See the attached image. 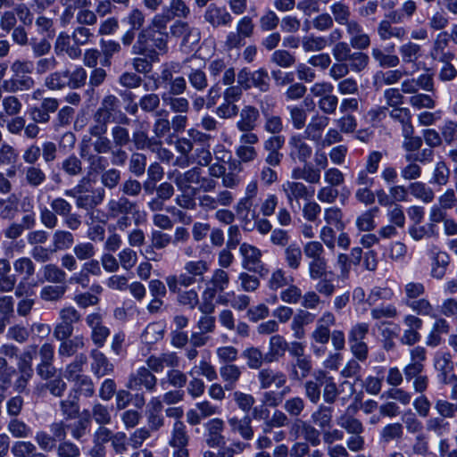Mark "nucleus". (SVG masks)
<instances>
[{"label":"nucleus","instance_id":"f257e3e1","mask_svg":"<svg viewBox=\"0 0 457 457\" xmlns=\"http://www.w3.org/2000/svg\"><path fill=\"white\" fill-rule=\"evenodd\" d=\"M209 266L207 262L189 261L184 265V272L179 276L170 275L165 278L166 284L170 292L179 290V286L188 287L195 284L196 281L204 279V274L208 270Z\"/></svg>","mask_w":457,"mask_h":457},{"label":"nucleus","instance_id":"f03ea898","mask_svg":"<svg viewBox=\"0 0 457 457\" xmlns=\"http://www.w3.org/2000/svg\"><path fill=\"white\" fill-rule=\"evenodd\" d=\"M137 207V203L130 201L128 197L112 198L106 204V218L115 220L114 228L124 231L131 226L132 220L129 215Z\"/></svg>","mask_w":457,"mask_h":457},{"label":"nucleus","instance_id":"7ed1b4c3","mask_svg":"<svg viewBox=\"0 0 457 457\" xmlns=\"http://www.w3.org/2000/svg\"><path fill=\"white\" fill-rule=\"evenodd\" d=\"M117 115L120 118L121 124H129V119L120 110V99L114 95H107L94 112L91 124L108 127L109 123L115 121Z\"/></svg>","mask_w":457,"mask_h":457},{"label":"nucleus","instance_id":"20e7f679","mask_svg":"<svg viewBox=\"0 0 457 457\" xmlns=\"http://www.w3.org/2000/svg\"><path fill=\"white\" fill-rule=\"evenodd\" d=\"M351 47L350 43L339 41L333 46L332 55L335 61L351 62L352 71L361 72L368 66L370 58L363 52H353Z\"/></svg>","mask_w":457,"mask_h":457},{"label":"nucleus","instance_id":"39448f33","mask_svg":"<svg viewBox=\"0 0 457 457\" xmlns=\"http://www.w3.org/2000/svg\"><path fill=\"white\" fill-rule=\"evenodd\" d=\"M111 137L115 149L112 152V165L124 166L128 160V153L124 150L131 143V135L128 128L116 124L111 129Z\"/></svg>","mask_w":457,"mask_h":457},{"label":"nucleus","instance_id":"423d86ee","mask_svg":"<svg viewBox=\"0 0 457 457\" xmlns=\"http://www.w3.org/2000/svg\"><path fill=\"white\" fill-rule=\"evenodd\" d=\"M239 252L243 256L242 267L253 273H257L261 277H265L269 273V270L262 262V252L257 247L243 243L239 247Z\"/></svg>","mask_w":457,"mask_h":457},{"label":"nucleus","instance_id":"0eeeda50","mask_svg":"<svg viewBox=\"0 0 457 457\" xmlns=\"http://www.w3.org/2000/svg\"><path fill=\"white\" fill-rule=\"evenodd\" d=\"M126 386L130 390L145 388L146 392L154 393L157 386V378L146 367H140L129 376Z\"/></svg>","mask_w":457,"mask_h":457},{"label":"nucleus","instance_id":"6e6552de","mask_svg":"<svg viewBox=\"0 0 457 457\" xmlns=\"http://www.w3.org/2000/svg\"><path fill=\"white\" fill-rule=\"evenodd\" d=\"M108 127L90 124L88 133L94 139L91 145L95 153L98 154H111V163L112 164V152L115 149L112 137L106 136Z\"/></svg>","mask_w":457,"mask_h":457},{"label":"nucleus","instance_id":"1a4fd4ad","mask_svg":"<svg viewBox=\"0 0 457 457\" xmlns=\"http://www.w3.org/2000/svg\"><path fill=\"white\" fill-rule=\"evenodd\" d=\"M60 102L54 97L43 98L39 104L31 106L28 113L32 121L40 124H47L51 120V114L58 111Z\"/></svg>","mask_w":457,"mask_h":457},{"label":"nucleus","instance_id":"9d476101","mask_svg":"<svg viewBox=\"0 0 457 457\" xmlns=\"http://www.w3.org/2000/svg\"><path fill=\"white\" fill-rule=\"evenodd\" d=\"M282 191L285 193L288 204L293 208L294 202L299 205L300 200H308L314 194L313 189H309L303 182L287 180L282 184Z\"/></svg>","mask_w":457,"mask_h":457},{"label":"nucleus","instance_id":"9b49d317","mask_svg":"<svg viewBox=\"0 0 457 457\" xmlns=\"http://www.w3.org/2000/svg\"><path fill=\"white\" fill-rule=\"evenodd\" d=\"M307 137L301 134H294L289 137V156L300 162H307L312 154V147L306 142Z\"/></svg>","mask_w":457,"mask_h":457},{"label":"nucleus","instance_id":"f8f14e48","mask_svg":"<svg viewBox=\"0 0 457 457\" xmlns=\"http://www.w3.org/2000/svg\"><path fill=\"white\" fill-rule=\"evenodd\" d=\"M434 365L439 372V380L443 384H451L457 380V376L453 373V362L450 353L437 352L435 355Z\"/></svg>","mask_w":457,"mask_h":457},{"label":"nucleus","instance_id":"ddd939ff","mask_svg":"<svg viewBox=\"0 0 457 457\" xmlns=\"http://www.w3.org/2000/svg\"><path fill=\"white\" fill-rule=\"evenodd\" d=\"M254 199L242 197L238 200L234 209L238 220L245 230L251 231L253 220H256L258 212L253 208Z\"/></svg>","mask_w":457,"mask_h":457},{"label":"nucleus","instance_id":"4468645a","mask_svg":"<svg viewBox=\"0 0 457 457\" xmlns=\"http://www.w3.org/2000/svg\"><path fill=\"white\" fill-rule=\"evenodd\" d=\"M403 323L407 328L403 330L400 342L403 345H414L420 341V330L422 328L423 321L415 315L408 314L403 318Z\"/></svg>","mask_w":457,"mask_h":457},{"label":"nucleus","instance_id":"2eb2a0df","mask_svg":"<svg viewBox=\"0 0 457 457\" xmlns=\"http://www.w3.org/2000/svg\"><path fill=\"white\" fill-rule=\"evenodd\" d=\"M204 427L206 429L205 443L209 447L219 448L225 446L226 440L225 436L222 435L224 421L221 419H212Z\"/></svg>","mask_w":457,"mask_h":457},{"label":"nucleus","instance_id":"dca6fc26","mask_svg":"<svg viewBox=\"0 0 457 457\" xmlns=\"http://www.w3.org/2000/svg\"><path fill=\"white\" fill-rule=\"evenodd\" d=\"M74 422L67 423L68 431L71 437L80 443L86 441L87 436L89 434L91 427V415L89 410L84 409L77 417Z\"/></svg>","mask_w":457,"mask_h":457},{"label":"nucleus","instance_id":"f3484780","mask_svg":"<svg viewBox=\"0 0 457 457\" xmlns=\"http://www.w3.org/2000/svg\"><path fill=\"white\" fill-rule=\"evenodd\" d=\"M429 258L431 260V276L434 278L442 279L450 265V255L436 246H433L429 251Z\"/></svg>","mask_w":457,"mask_h":457},{"label":"nucleus","instance_id":"a211bd4d","mask_svg":"<svg viewBox=\"0 0 457 457\" xmlns=\"http://www.w3.org/2000/svg\"><path fill=\"white\" fill-rule=\"evenodd\" d=\"M395 21L388 16V12L385 14V18L381 20L377 26V34L381 41H387L391 38L403 40L407 36V30L403 27H395Z\"/></svg>","mask_w":457,"mask_h":457},{"label":"nucleus","instance_id":"6ab92c4d","mask_svg":"<svg viewBox=\"0 0 457 457\" xmlns=\"http://www.w3.org/2000/svg\"><path fill=\"white\" fill-rule=\"evenodd\" d=\"M346 32L349 35L350 46L356 50L362 51L370 46V37L364 32L361 24L353 20L346 27Z\"/></svg>","mask_w":457,"mask_h":457},{"label":"nucleus","instance_id":"aec40b11","mask_svg":"<svg viewBox=\"0 0 457 457\" xmlns=\"http://www.w3.org/2000/svg\"><path fill=\"white\" fill-rule=\"evenodd\" d=\"M335 323V315L331 312H325L317 320L316 328L311 334L312 339L318 344H327L331 335L329 327L334 326Z\"/></svg>","mask_w":457,"mask_h":457},{"label":"nucleus","instance_id":"412c9836","mask_svg":"<svg viewBox=\"0 0 457 457\" xmlns=\"http://www.w3.org/2000/svg\"><path fill=\"white\" fill-rule=\"evenodd\" d=\"M257 379L261 389H268L271 386L276 388L283 387L287 383V376L282 371L271 368L260 370Z\"/></svg>","mask_w":457,"mask_h":457},{"label":"nucleus","instance_id":"4be33fe9","mask_svg":"<svg viewBox=\"0 0 457 457\" xmlns=\"http://www.w3.org/2000/svg\"><path fill=\"white\" fill-rule=\"evenodd\" d=\"M105 198V191L103 187H97L91 191V194H83L78 197L76 207L87 212L91 217L95 209L100 205Z\"/></svg>","mask_w":457,"mask_h":457},{"label":"nucleus","instance_id":"5701e85b","mask_svg":"<svg viewBox=\"0 0 457 457\" xmlns=\"http://www.w3.org/2000/svg\"><path fill=\"white\" fill-rule=\"evenodd\" d=\"M204 19L213 28L228 26L232 22L231 14L224 7L211 4L205 10Z\"/></svg>","mask_w":457,"mask_h":457},{"label":"nucleus","instance_id":"b1692460","mask_svg":"<svg viewBox=\"0 0 457 457\" xmlns=\"http://www.w3.org/2000/svg\"><path fill=\"white\" fill-rule=\"evenodd\" d=\"M34 86V79L29 75L21 73H12V76L10 79H4L2 83L4 91L7 93L28 91L33 88Z\"/></svg>","mask_w":457,"mask_h":457},{"label":"nucleus","instance_id":"393cba45","mask_svg":"<svg viewBox=\"0 0 457 457\" xmlns=\"http://www.w3.org/2000/svg\"><path fill=\"white\" fill-rule=\"evenodd\" d=\"M229 285V277L227 271L222 269H216L211 279L206 284L204 295L209 298H214L217 293H221L228 288Z\"/></svg>","mask_w":457,"mask_h":457},{"label":"nucleus","instance_id":"a878e982","mask_svg":"<svg viewBox=\"0 0 457 457\" xmlns=\"http://www.w3.org/2000/svg\"><path fill=\"white\" fill-rule=\"evenodd\" d=\"M287 370L292 380L301 381L309 376L312 370L310 355L292 360L287 365Z\"/></svg>","mask_w":457,"mask_h":457},{"label":"nucleus","instance_id":"bb28decb","mask_svg":"<svg viewBox=\"0 0 457 457\" xmlns=\"http://www.w3.org/2000/svg\"><path fill=\"white\" fill-rule=\"evenodd\" d=\"M149 31L142 29L137 35L135 43L131 46V54L149 58L152 62H157L158 53L154 52L149 45Z\"/></svg>","mask_w":457,"mask_h":457},{"label":"nucleus","instance_id":"cd10ccee","mask_svg":"<svg viewBox=\"0 0 457 457\" xmlns=\"http://www.w3.org/2000/svg\"><path fill=\"white\" fill-rule=\"evenodd\" d=\"M302 167H295L291 171V179L304 180L309 184H318L320 180V169L316 168L308 161Z\"/></svg>","mask_w":457,"mask_h":457},{"label":"nucleus","instance_id":"c85d7f7f","mask_svg":"<svg viewBox=\"0 0 457 457\" xmlns=\"http://www.w3.org/2000/svg\"><path fill=\"white\" fill-rule=\"evenodd\" d=\"M219 372L224 382V388L227 391H231L235 389L240 379L242 368L234 363H227L220 367Z\"/></svg>","mask_w":457,"mask_h":457},{"label":"nucleus","instance_id":"c756f323","mask_svg":"<svg viewBox=\"0 0 457 457\" xmlns=\"http://www.w3.org/2000/svg\"><path fill=\"white\" fill-rule=\"evenodd\" d=\"M228 423L231 431L237 433L244 440L249 441L253 438L254 432L252 427V419L249 416L232 417L228 420Z\"/></svg>","mask_w":457,"mask_h":457},{"label":"nucleus","instance_id":"7c9ffc66","mask_svg":"<svg viewBox=\"0 0 457 457\" xmlns=\"http://www.w3.org/2000/svg\"><path fill=\"white\" fill-rule=\"evenodd\" d=\"M260 117L259 110L252 105H245L239 112V120L237 121L238 130H253L256 128Z\"/></svg>","mask_w":457,"mask_h":457},{"label":"nucleus","instance_id":"2f4dec72","mask_svg":"<svg viewBox=\"0 0 457 457\" xmlns=\"http://www.w3.org/2000/svg\"><path fill=\"white\" fill-rule=\"evenodd\" d=\"M288 343L280 335H274L270 337L269 341V351L266 353V363L278 361L285 355Z\"/></svg>","mask_w":457,"mask_h":457},{"label":"nucleus","instance_id":"473e14b6","mask_svg":"<svg viewBox=\"0 0 457 457\" xmlns=\"http://www.w3.org/2000/svg\"><path fill=\"white\" fill-rule=\"evenodd\" d=\"M201 168L194 167L184 173H180L175 178V183L179 190H191L192 193L195 192V189L191 187V184H199L202 180Z\"/></svg>","mask_w":457,"mask_h":457},{"label":"nucleus","instance_id":"72a5a7b5","mask_svg":"<svg viewBox=\"0 0 457 457\" xmlns=\"http://www.w3.org/2000/svg\"><path fill=\"white\" fill-rule=\"evenodd\" d=\"M92 363L91 370L97 378H102L113 371V365L109 361L106 356L98 350L91 352Z\"/></svg>","mask_w":457,"mask_h":457},{"label":"nucleus","instance_id":"f704fd0d","mask_svg":"<svg viewBox=\"0 0 457 457\" xmlns=\"http://www.w3.org/2000/svg\"><path fill=\"white\" fill-rule=\"evenodd\" d=\"M190 87L196 92H204L208 86V78L206 72L202 68H193L188 66L185 72Z\"/></svg>","mask_w":457,"mask_h":457},{"label":"nucleus","instance_id":"c9c22d12","mask_svg":"<svg viewBox=\"0 0 457 457\" xmlns=\"http://www.w3.org/2000/svg\"><path fill=\"white\" fill-rule=\"evenodd\" d=\"M58 355L61 358H69L76 354L78 351L85 347V338L82 336H76L72 338L59 340Z\"/></svg>","mask_w":457,"mask_h":457},{"label":"nucleus","instance_id":"e433bc0d","mask_svg":"<svg viewBox=\"0 0 457 457\" xmlns=\"http://www.w3.org/2000/svg\"><path fill=\"white\" fill-rule=\"evenodd\" d=\"M329 119L326 116H313L304 130V136L308 139L318 141L321 138L323 129L328 125Z\"/></svg>","mask_w":457,"mask_h":457},{"label":"nucleus","instance_id":"4c0bfd02","mask_svg":"<svg viewBox=\"0 0 457 457\" xmlns=\"http://www.w3.org/2000/svg\"><path fill=\"white\" fill-rule=\"evenodd\" d=\"M170 32L172 36L184 37V42H189L190 36H193L192 43H198L200 40L199 30L195 28H191L188 23L182 21H176L170 28Z\"/></svg>","mask_w":457,"mask_h":457},{"label":"nucleus","instance_id":"58836bf2","mask_svg":"<svg viewBox=\"0 0 457 457\" xmlns=\"http://www.w3.org/2000/svg\"><path fill=\"white\" fill-rule=\"evenodd\" d=\"M322 374L323 371H319L315 374L313 379L307 380L303 384L304 395L312 403L314 404H317L321 397Z\"/></svg>","mask_w":457,"mask_h":457},{"label":"nucleus","instance_id":"ea45409f","mask_svg":"<svg viewBox=\"0 0 457 457\" xmlns=\"http://www.w3.org/2000/svg\"><path fill=\"white\" fill-rule=\"evenodd\" d=\"M153 133L157 140L168 135L171 129L169 119V112L162 109L154 115Z\"/></svg>","mask_w":457,"mask_h":457},{"label":"nucleus","instance_id":"a19ab883","mask_svg":"<svg viewBox=\"0 0 457 457\" xmlns=\"http://www.w3.org/2000/svg\"><path fill=\"white\" fill-rule=\"evenodd\" d=\"M44 86L53 91L68 87V69L50 72L44 79Z\"/></svg>","mask_w":457,"mask_h":457},{"label":"nucleus","instance_id":"79ce46f5","mask_svg":"<svg viewBox=\"0 0 457 457\" xmlns=\"http://www.w3.org/2000/svg\"><path fill=\"white\" fill-rule=\"evenodd\" d=\"M79 396L71 392L67 398L60 402V411L66 420L77 418L79 412Z\"/></svg>","mask_w":457,"mask_h":457},{"label":"nucleus","instance_id":"37998d69","mask_svg":"<svg viewBox=\"0 0 457 457\" xmlns=\"http://www.w3.org/2000/svg\"><path fill=\"white\" fill-rule=\"evenodd\" d=\"M99 45L103 55L101 62L104 66L111 65V60L122 51L120 43L113 39H101Z\"/></svg>","mask_w":457,"mask_h":457},{"label":"nucleus","instance_id":"c03bdc74","mask_svg":"<svg viewBox=\"0 0 457 457\" xmlns=\"http://www.w3.org/2000/svg\"><path fill=\"white\" fill-rule=\"evenodd\" d=\"M189 443V436L187 432L186 425L181 420H176L173 423L169 439L170 446H187Z\"/></svg>","mask_w":457,"mask_h":457},{"label":"nucleus","instance_id":"a18cd8bd","mask_svg":"<svg viewBox=\"0 0 457 457\" xmlns=\"http://www.w3.org/2000/svg\"><path fill=\"white\" fill-rule=\"evenodd\" d=\"M388 114L392 120L402 125V133L410 135L411 131V113L406 107H396L389 110Z\"/></svg>","mask_w":457,"mask_h":457},{"label":"nucleus","instance_id":"49530a36","mask_svg":"<svg viewBox=\"0 0 457 457\" xmlns=\"http://www.w3.org/2000/svg\"><path fill=\"white\" fill-rule=\"evenodd\" d=\"M241 356L246 361V365L251 370H260L263 363H266V353L264 354L258 347L245 348Z\"/></svg>","mask_w":457,"mask_h":457},{"label":"nucleus","instance_id":"de8ad7c7","mask_svg":"<svg viewBox=\"0 0 457 457\" xmlns=\"http://www.w3.org/2000/svg\"><path fill=\"white\" fill-rule=\"evenodd\" d=\"M417 11V4L413 0H407L402 4L399 9L388 12V16L393 19L395 24L403 23L405 20H410Z\"/></svg>","mask_w":457,"mask_h":457},{"label":"nucleus","instance_id":"09e8293b","mask_svg":"<svg viewBox=\"0 0 457 457\" xmlns=\"http://www.w3.org/2000/svg\"><path fill=\"white\" fill-rule=\"evenodd\" d=\"M333 408L325 404H320L312 413V420L320 428L325 430L331 428Z\"/></svg>","mask_w":457,"mask_h":457},{"label":"nucleus","instance_id":"8fccbe9b","mask_svg":"<svg viewBox=\"0 0 457 457\" xmlns=\"http://www.w3.org/2000/svg\"><path fill=\"white\" fill-rule=\"evenodd\" d=\"M25 181L30 187L37 188L46 181V174L39 165H29L24 170Z\"/></svg>","mask_w":457,"mask_h":457},{"label":"nucleus","instance_id":"3c124183","mask_svg":"<svg viewBox=\"0 0 457 457\" xmlns=\"http://www.w3.org/2000/svg\"><path fill=\"white\" fill-rule=\"evenodd\" d=\"M408 190L413 197L425 204L431 203L435 198L433 189L427 184L420 181L411 183L408 187Z\"/></svg>","mask_w":457,"mask_h":457},{"label":"nucleus","instance_id":"603ef678","mask_svg":"<svg viewBox=\"0 0 457 457\" xmlns=\"http://www.w3.org/2000/svg\"><path fill=\"white\" fill-rule=\"evenodd\" d=\"M157 139L153 137H150L145 129H135L131 134V143L137 151L151 149L154 146Z\"/></svg>","mask_w":457,"mask_h":457},{"label":"nucleus","instance_id":"864d4df0","mask_svg":"<svg viewBox=\"0 0 457 457\" xmlns=\"http://www.w3.org/2000/svg\"><path fill=\"white\" fill-rule=\"evenodd\" d=\"M54 251L70 249L74 244V236L71 231L56 229L52 236Z\"/></svg>","mask_w":457,"mask_h":457},{"label":"nucleus","instance_id":"5fc2aeb1","mask_svg":"<svg viewBox=\"0 0 457 457\" xmlns=\"http://www.w3.org/2000/svg\"><path fill=\"white\" fill-rule=\"evenodd\" d=\"M408 233L415 241H420L423 238H431L438 237L437 228H434L433 224L416 225L412 224L408 228Z\"/></svg>","mask_w":457,"mask_h":457},{"label":"nucleus","instance_id":"6e6d98bb","mask_svg":"<svg viewBox=\"0 0 457 457\" xmlns=\"http://www.w3.org/2000/svg\"><path fill=\"white\" fill-rule=\"evenodd\" d=\"M398 51L404 63H414L421 56V46L411 41L401 45Z\"/></svg>","mask_w":457,"mask_h":457},{"label":"nucleus","instance_id":"4d7b16f0","mask_svg":"<svg viewBox=\"0 0 457 457\" xmlns=\"http://www.w3.org/2000/svg\"><path fill=\"white\" fill-rule=\"evenodd\" d=\"M322 378V397L326 403L332 404L336 402L337 398L339 395V390L337 388V385L334 381V378L330 376H328L326 372L323 371L321 376Z\"/></svg>","mask_w":457,"mask_h":457},{"label":"nucleus","instance_id":"13d9d810","mask_svg":"<svg viewBox=\"0 0 457 457\" xmlns=\"http://www.w3.org/2000/svg\"><path fill=\"white\" fill-rule=\"evenodd\" d=\"M403 435V427L401 423L395 422L386 425L379 432L381 443L388 444L392 441L400 440Z\"/></svg>","mask_w":457,"mask_h":457},{"label":"nucleus","instance_id":"bf43d9fd","mask_svg":"<svg viewBox=\"0 0 457 457\" xmlns=\"http://www.w3.org/2000/svg\"><path fill=\"white\" fill-rule=\"evenodd\" d=\"M371 56L381 68H395L400 63V58L397 55L386 54L379 47L371 49Z\"/></svg>","mask_w":457,"mask_h":457},{"label":"nucleus","instance_id":"052dcab7","mask_svg":"<svg viewBox=\"0 0 457 457\" xmlns=\"http://www.w3.org/2000/svg\"><path fill=\"white\" fill-rule=\"evenodd\" d=\"M284 257L287 265L292 270H297L302 262L303 251L298 244H289L284 251Z\"/></svg>","mask_w":457,"mask_h":457},{"label":"nucleus","instance_id":"680f3d73","mask_svg":"<svg viewBox=\"0 0 457 457\" xmlns=\"http://www.w3.org/2000/svg\"><path fill=\"white\" fill-rule=\"evenodd\" d=\"M43 278L46 281L54 284H64L66 279L65 271L55 264L49 263L42 267Z\"/></svg>","mask_w":457,"mask_h":457},{"label":"nucleus","instance_id":"e2e57ef3","mask_svg":"<svg viewBox=\"0 0 457 457\" xmlns=\"http://www.w3.org/2000/svg\"><path fill=\"white\" fill-rule=\"evenodd\" d=\"M404 303L419 315L435 316L434 307L426 298L404 299Z\"/></svg>","mask_w":457,"mask_h":457},{"label":"nucleus","instance_id":"0e129e2a","mask_svg":"<svg viewBox=\"0 0 457 457\" xmlns=\"http://www.w3.org/2000/svg\"><path fill=\"white\" fill-rule=\"evenodd\" d=\"M91 420H93L97 425H109L112 423L111 409L100 403H95L92 405Z\"/></svg>","mask_w":457,"mask_h":457},{"label":"nucleus","instance_id":"69168bd1","mask_svg":"<svg viewBox=\"0 0 457 457\" xmlns=\"http://www.w3.org/2000/svg\"><path fill=\"white\" fill-rule=\"evenodd\" d=\"M328 45V39L324 37L311 34L302 37V47L306 53L322 51Z\"/></svg>","mask_w":457,"mask_h":457},{"label":"nucleus","instance_id":"338daca9","mask_svg":"<svg viewBox=\"0 0 457 457\" xmlns=\"http://www.w3.org/2000/svg\"><path fill=\"white\" fill-rule=\"evenodd\" d=\"M7 430L15 438H27L32 434L31 428L18 418L10 420L7 424Z\"/></svg>","mask_w":457,"mask_h":457},{"label":"nucleus","instance_id":"774afa93","mask_svg":"<svg viewBox=\"0 0 457 457\" xmlns=\"http://www.w3.org/2000/svg\"><path fill=\"white\" fill-rule=\"evenodd\" d=\"M14 457H32L38 453L35 444L30 441H16L11 447Z\"/></svg>","mask_w":457,"mask_h":457}]
</instances>
